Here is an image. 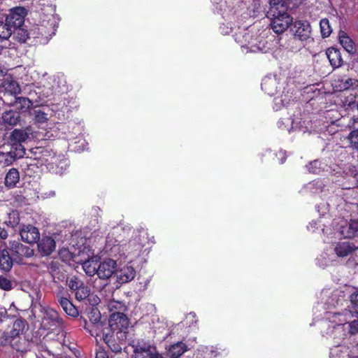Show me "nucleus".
<instances>
[{
	"label": "nucleus",
	"mask_w": 358,
	"mask_h": 358,
	"mask_svg": "<svg viewBox=\"0 0 358 358\" xmlns=\"http://www.w3.org/2000/svg\"><path fill=\"white\" fill-rule=\"evenodd\" d=\"M26 325L27 322L25 320H15L11 329L5 331L0 336V344L3 346L10 345L17 352H26V341L20 337Z\"/></svg>",
	"instance_id": "f257e3e1"
},
{
	"label": "nucleus",
	"mask_w": 358,
	"mask_h": 358,
	"mask_svg": "<svg viewBox=\"0 0 358 358\" xmlns=\"http://www.w3.org/2000/svg\"><path fill=\"white\" fill-rule=\"evenodd\" d=\"M280 9L278 10L274 8L268 12V17L271 19V26L276 34H282L292 24L293 19L287 13V8L281 7Z\"/></svg>",
	"instance_id": "f03ea898"
},
{
	"label": "nucleus",
	"mask_w": 358,
	"mask_h": 358,
	"mask_svg": "<svg viewBox=\"0 0 358 358\" xmlns=\"http://www.w3.org/2000/svg\"><path fill=\"white\" fill-rule=\"evenodd\" d=\"M129 324V319L124 313H112L108 320L107 331L115 333L117 338L124 337L127 333Z\"/></svg>",
	"instance_id": "7ed1b4c3"
},
{
	"label": "nucleus",
	"mask_w": 358,
	"mask_h": 358,
	"mask_svg": "<svg viewBox=\"0 0 358 358\" xmlns=\"http://www.w3.org/2000/svg\"><path fill=\"white\" fill-rule=\"evenodd\" d=\"M31 134L32 129L30 126L24 129H15L8 138L10 147L17 150L20 149L22 153L25 154V148L22 143L30 138Z\"/></svg>",
	"instance_id": "20e7f679"
},
{
	"label": "nucleus",
	"mask_w": 358,
	"mask_h": 358,
	"mask_svg": "<svg viewBox=\"0 0 358 358\" xmlns=\"http://www.w3.org/2000/svg\"><path fill=\"white\" fill-rule=\"evenodd\" d=\"M9 250L14 260L18 264H21L24 259L30 258L34 255V250L30 246L25 245L19 241H13L10 243Z\"/></svg>",
	"instance_id": "39448f33"
},
{
	"label": "nucleus",
	"mask_w": 358,
	"mask_h": 358,
	"mask_svg": "<svg viewBox=\"0 0 358 358\" xmlns=\"http://www.w3.org/2000/svg\"><path fill=\"white\" fill-rule=\"evenodd\" d=\"M290 30L295 40L306 41L311 38V26L307 20L294 21L292 24Z\"/></svg>",
	"instance_id": "423d86ee"
},
{
	"label": "nucleus",
	"mask_w": 358,
	"mask_h": 358,
	"mask_svg": "<svg viewBox=\"0 0 358 358\" xmlns=\"http://www.w3.org/2000/svg\"><path fill=\"white\" fill-rule=\"evenodd\" d=\"M63 325V320L58 312L50 308L45 310L41 322V326L44 329L54 331L57 328H62Z\"/></svg>",
	"instance_id": "0eeeda50"
},
{
	"label": "nucleus",
	"mask_w": 358,
	"mask_h": 358,
	"mask_svg": "<svg viewBox=\"0 0 358 358\" xmlns=\"http://www.w3.org/2000/svg\"><path fill=\"white\" fill-rule=\"evenodd\" d=\"M27 15V10L24 7L16 6L9 10L5 20L16 30V28L21 27L24 24Z\"/></svg>",
	"instance_id": "6e6552de"
},
{
	"label": "nucleus",
	"mask_w": 358,
	"mask_h": 358,
	"mask_svg": "<svg viewBox=\"0 0 358 358\" xmlns=\"http://www.w3.org/2000/svg\"><path fill=\"white\" fill-rule=\"evenodd\" d=\"M134 358H165L157 348L150 344H138L134 350Z\"/></svg>",
	"instance_id": "1a4fd4ad"
},
{
	"label": "nucleus",
	"mask_w": 358,
	"mask_h": 358,
	"mask_svg": "<svg viewBox=\"0 0 358 358\" xmlns=\"http://www.w3.org/2000/svg\"><path fill=\"white\" fill-rule=\"evenodd\" d=\"M21 239L29 244L38 243L40 238L38 229L32 224H22L19 230Z\"/></svg>",
	"instance_id": "9d476101"
},
{
	"label": "nucleus",
	"mask_w": 358,
	"mask_h": 358,
	"mask_svg": "<svg viewBox=\"0 0 358 358\" xmlns=\"http://www.w3.org/2000/svg\"><path fill=\"white\" fill-rule=\"evenodd\" d=\"M127 335L124 337L117 338L115 333L113 332H104L103 341L107 345L108 348L115 353L120 352L122 351V346L124 343Z\"/></svg>",
	"instance_id": "9b49d317"
},
{
	"label": "nucleus",
	"mask_w": 358,
	"mask_h": 358,
	"mask_svg": "<svg viewBox=\"0 0 358 358\" xmlns=\"http://www.w3.org/2000/svg\"><path fill=\"white\" fill-rule=\"evenodd\" d=\"M117 263L112 259H107L101 262L97 268V275L100 279L108 280L115 272Z\"/></svg>",
	"instance_id": "f8f14e48"
},
{
	"label": "nucleus",
	"mask_w": 358,
	"mask_h": 358,
	"mask_svg": "<svg viewBox=\"0 0 358 358\" xmlns=\"http://www.w3.org/2000/svg\"><path fill=\"white\" fill-rule=\"evenodd\" d=\"M36 243L42 256H48L55 250L56 243L51 236H43Z\"/></svg>",
	"instance_id": "ddd939ff"
},
{
	"label": "nucleus",
	"mask_w": 358,
	"mask_h": 358,
	"mask_svg": "<svg viewBox=\"0 0 358 358\" xmlns=\"http://www.w3.org/2000/svg\"><path fill=\"white\" fill-rule=\"evenodd\" d=\"M100 320L101 315L99 313L87 329L92 336L101 337L103 340V333L110 331H107L108 326H106V324L101 322Z\"/></svg>",
	"instance_id": "4468645a"
},
{
	"label": "nucleus",
	"mask_w": 358,
	"mask_h": 358,
	"mask_svg": "<svg viewBox=\"0 0 358 358\" xmlns=\"http://www.w3.org/2000/svg\"><path fill=\"white\" fill-rule=\"evenodd\" d=\"M24 155V154L22 153L20 149L17 150L10 147V150L8 152H0V163L3 166H10L17 159L23 157Z\"/></svg>",
	"instance_id": "2eb2a0df"
},
{
	"label": "nucleus",
	"mask_w": 358,
	"mask_h": 358,
	"mask_svg": "<svg viewBox=\"0 0 358 358\" xmlns=\"http://www.w3.org/2000/svg\"><path fill=\"white\" fill-rule=\"evenodd\" d=\"M117 282L124 284L131 281L135 275L136 271L131 266H124L116 272Z\"/></svg>",
	"instance_id": "dca6fc26"
},
{
	"label": "nucleus",
	"mask_w": 358,
	"mask_h": 358,
	"mask_svg": "<svg viewBox=\"0 0 358 358\" xmlns=\"http://www.w3.org/2000/svg\"><path fill=\"white\" fill-rule=\"evenodd\" d=\"M10 106L15 108V110L20 113H26L29 111L33 106V102L27 97L15 96L14 101L10 103Z\"/></svg>",
	"instance_id": "f3484780"
},
{
	"label": "nucleus",
	"mask_w": 358,
	"mask_h": 358,
	"mask_svg": "<svg viewBox=\"0 0 358 358\" xmlns=\"http://www.w3.org/2000/svg\"><path fill=\"white\" fill-rule=\"evenodd\" d=\"M3 124L8 127H15L21 122V117L19 112L13 110H6L3 113L1 116Z\"/></svg>",
	"instance_id": "a211bd4d"
},
{
	"label": "nucleus",
	"mask_w": 358,
	"mask_h": 358,
	"mask_svg": "<svg viewBox=\"0 0 358 358\" xmlns=\"http://www.w3.org/2000/svg\"><path fill=\"white\" fill-rule=\"evenodd\" d=\"M14 257H11L6 248L0 249V269L3 272H9L13 266Z\"/></svg>",
	"instance_id": "6ab92c4d"
},
{
	"label": "nucleus",
	"mask_w": 358,
	"mask_h": 358,
	"mask_svg": "<svg viewBox=\"0 0 358 358\" xmlns=\"http://www.w3.org/2000/svg\"><path fill=\"white\" fill-rule=\"evenodd\" d=\"M0 87L4 90L5 92L13 95L14 97L21 92V88L18 83L12 78L3 79Z\"/></svg>",
	"instance_id": "aec40b11"
},
{
	"label": "nucleus",
	"mask_w": 358,
	"mask_h": 358,
	"mask_svg": "<svg viewBox=\"0 0 358 358\" xmlns=\"http://www.w3.org/2000/svg\"><path fill=\"white\" fill-rule=\"evenodd\" d=\"M57 297L58 303L68 315L73 317H76L78 316L79 313L77 308L69 299L64 296H59L58 295Z\"/></svg>",
	"instance_id": "412c9836"
},
{
	"label": "nucleus",
	"mask_w": 358,
	"mask_h": 358,
	"mask_svg": "<svg viewBox=\"0 0 358 358\" xmlns=\"http://www.w3.org/2000/svg\"><path fill=\"white\" fill-rule=\"evenodd\" d=\"M20 181V173L17 169L11 168L6 174L4 185L8 189L14 188Z\"/></svg>",
	"instance_id": "4be33fe9"
},
{
	"label": "nucleus",
	"mask_w": 358,
	"mask_h": 358,
	"mask_svg": "<svg viewBox=\"0 0 358 358\" xmlns=\"http://www.w3.org/2000/svg\"><path fill=\"white\" fill-rule=\"evenodd\" d=\"M338 38L340 44L348 52L353 54L356 52V47L354 41L344 31H339Z\"/></svg>",
	"instance_id": "5701e85b"
},
{
	"label": "nucleus",
	"mask_w": 358,
	"mask_h": 358,
	"mask_svg": "<svg viewBox=\"0 0 358 358\" xmlns=\"http://www.w3.org/2000/svg\"><path fill=\"white\" fill-rule=\"evenodd\" d=\"M326 54L333 68H338L342 65L343 59L339 50L331 47L327 49Z\"/></svg>",
	"instance_id": "b1692460"
},
{
	"label": "nucleus",
	"mask_w": 358,
	"mask_h": 358,
	"mask_svg": "<svg viewBox=\"0 0 358 358\" xmlns=\"http://www.w3.org/2000/svg\"><path fill=\"white\" fill-rule=\"evenodd\" d=\"M356 250L354 244L350 242L338 243L335 248V252L338 257H344Z\"/></svg>",
	"instance_id": "393cba45"
},
{
	"label": "nucleus",
	"mask_w": 358,
	"mask_h": 358,
	"mask_svg": "<svg viewBox=\"0 0 358 358\" xmlns=\"http://www.w3.org/2000/svg\"><path fill=\"white\" fill-rule=\"evenodd\" d=\"M187 349V345L179 341L171 345L168 350L170 358H179Z\"/></svg>",
	"instance_id": "a878e982"
},
{
	"label": "nucleus",
	"mask_w": 358,
	"mask_h": 358,
	"mask_svg": "<svg viewBox=\"0 0 358 358\" xmlns=\"http://www.w3.org/2000/svg\"><path fill=\"white\" fill-rule=\"evenodd\" d=\"M15 29L8 22L0 20V39L1 41H8Z\"/></svg>",
	"instance_id": "bb28decb"
},
{
	"label": "nucleus",
	"mask_w": 358,
	"mask_h": 358,
	"mask_svg": "<svg viewBox=\"0 0 358 358\" xmlns=\"http://www.w3.org/2000/svg\"><path fill=\"white\" fill-rule=\"evenodd\" d=\"M97 262L93 260H87L83 263V268L85 273L89 276H93L98 273Z\"/></svg>",
	"instance_id": "cd10ccee"
},
{
	"label": "nucleus",
	"mask_w": 358,
	"mask_h": 358,
	"mask_svg": "<svg viewBox=\"0 0 358 358\" xmlns=\"http://www.w3.org/2000/svg\"><path fill=\"white\" fill-rule=\"evenodd\" d=\"M320 28L321 36L323 38L329 37L332 32V28L330 25L329 20L327 18H322L320 20Z\"/></svg>",
	"instance_id": "c85d7f7f"
},
{
	"label": "nucleus",
	"mask_w": 358,
	"mask_h": 358,
	"mask_svg": "<svg viewBox=\"0 0 358 358\" xmlns=\"http://www.w3.org/2000/svg\"><path fill=\"white\" fill-rule=\"evenodd\" d=\"M20 222V213L17 210H12L8 216V220L6 221V224L12 228L16 227L19 225Z\"/></svg>",
	"instance_id": "c756f323"
},
{
	"label": "nucleus",
	"mask_w": 358,
	"mask_h": 358,
	"mask_svg": "<svg viewBox=\"0 0 358 358\" xmlns=\"http://www.w3.org/2000/svg\"><path fill=\"white\" fill-rule=\"evenodd\" d=\"M84 283L77 275H73L66 280V284L72 292H76Z\"/></svg>",
	"instance_id": "7c9ffc66"
},
{
	"label": "nucleus",
	"mask_w": 358,
	"mask_h": 358,
	"mask_svg": "<svg viewBox=\"0 0 358 358\" xmlns=\"http://www.w3.org/2000/svg\"><path fill=\"white\" fill-rule=\"evenodd\" d=\"M90 294V289L85 283L82 285L76 292L75 296L78 301L86 299Z\"/></svg>",
	"instance_id": "2f4dec72"
},
{
	"label": "nucleus",
	"mask_w": 358,
	"mask_h": 358,
	"mask_svg": "<svg viewBox=\"0 0 358 358\" xmlns=\"http://www.w3.org/2000/svg\"><path fill=\"white\" fill-rule=\"evenodd\" d=\"M13 34L14 39L20 43H25L29 38L27 31L21 27L16 28Z\"/></svg>",
	"instance_id": "473e14b6"
},
{
	"label": "nucleus",
	"mask_w": 358,
	"mask_h": 358,
	"mask_svg": "<svg viewBox=\"0 0 358 358\" xmlns=\"http://www.w3.org/2000/svg\"><path fill=\"white\" fill-rule=\"evenodd\" d=\"M31 115L34 117V120L36 123L43 124L48 121V114L40 108L34 109Z\"/></svg>",
	"instance_id": "72a5a7b5"
},
{
	"label": "nucleus",
	"mask_w": 358,
	"mask_h": 358,
	"mask_svg": "<svg viewBox=\"0 0 358 358\" xmlns=\"http://www.w3.org/2000/svg\"><path fill=\"white\" fill-rule=\"evenodd\" d=\"M126 308H127L124 303L121 301L113 300L108 303V309L110 312L113 313H124Z\"/></svg>",
	"instance_id": "f704fd0d"
},
{
	"label": "nucleus",
	"mask_w": 358,
	"mask_h": 358,
	"mask_svg": "<svg viewBox=\"0 0 358 358\" xmlns=\"http://www.w3.org/2000/svg\"><path fill=\"white\" fill-rule=\"evenodd\" d=\"M347 138L350 142V147L358 151V129L351 131Z\"/></svg>",
	"instance_id": "c9c22d12"
},
{
	"label": "nucleus",
	"mask_w": 358,
	"mask_h": 358,
	"mask_svg": "<svg viewBox=\"0 0 358 358\" xmlns=\"http://www.w3.org/2000/svg\"><path fill=\"white\" fill-rule=\"evenodd\" d=\"M350 301L352 308L350 312L354 316L358 317V289L351 294Z\"/></svg>",
	"instance_id": "e433bc0d"
},
{
	"label": "nucleus",
	"mask_w": 358,
	"mask_h": 358,
	"mask_svg": "<svg viewBox=\"0 0 358 358\" xmlns=\"http://www.w3.org/2000/svg\"><path fill=\"white\" fill-rule=\"evenodd\" d=\"M348 228L350 231L348 232L346 237L352 238L356 233L358 232V218L355 220H350L348 225Z\"/></svg>",
	"instance_id": "4c0bfd02"
},
{
	"label": "nucleus",
	"mask_w": 358,
	"mask_h": 358,
	"mask_svg": "<svg viewBox=\"0 0 358 358\" xmlns=\"http://www.w3.org/2000/svg\"><path fill=\"white\" fill-rule=\"evenodd\" d=\"M0 289L9 291L13 289V283L12 282L8 279L6 277L3 275H0Z\"/></svg>",
	"instance_id": "58836bf2"
},
{
	"label": "nucleus",
	"mask_w": 358,
	"mask_h": 358,
	"mask_svg": "<svg viewBox=\"0 0 358 358\" xmlns=\"http://www.w3.org/2000/svg\"><path fill=\"white\" fill-rule=\"evenodd\" d=\"M271 8L270 9H275L278 10H280V8L285 7L287 9L288 8L287 3L286 0H271Z\"/></svg>",
	"instance_id": "ea45409f"
},
{
	"label": "nucleus",
	"mask_w": 358,
	"mask_h": 358,
	"mask_svg": "<svg viewBox=\"0 0 358 358\" xmlns=\"http://www.w3.org/2000/svg\"><path fill=\"white\" fill-rule=\"evenodd\" d=\"M342 102L344 106H347L348 108H350L352 109L355 108L356 106V104L357 103L355 101V96H353L352 94H350V96L345 97V99L342 100Z\"/></svg>",
	"instance_id": "a19ab883"
},
{
	"label": "nucleus",
	"mask_w": 358,
	"mask_h": 358,
	"mask_svg": "<svg viewBox=\"0 0 358 358\" xmlns=\"http://www.w3.org/2000/svg\"><path fill=\"white\" fill-rule=\"evenodd\" d=\"M50 26H51V31H44V28H46V26L44 25V24H41V27L39 28V30L41 31V33L44 32L45 34H48L49 36H52L53 34H55V31L57 30V25H56L55 23L54 22H51L50 23Z\"/></svg>",
	"instance_id": "79ce46f5"
},
{
	"label": "nucleus",
	"mask_w": 358,
	"mask_h": 358,
	"mask_svg": "<svg viewBox=\"0 0 358 358\" xmlns=\"http://www.w3.org/2000/svg\"><path fill=\"white\" fill-rule=\"evenodd\" d=\"M350 333L351 334H358V321L354 320L350 324Z\"/></svg>",
	"instance_id": "37998d69"
},
{
	"label": "nucleus",
	"mask_w": 358,
	"mask_h": 358,
	"mask_svg": "<svg viewBox=\"0 0 358 358\" xmlns=\"http://www.w3.org/2000/svg\"><path fill=\"white\" fill-rule=\"evenodd\" d=\"M95 358H109L107 352L103 349L96 350Z\"/></svg>",
	"instance_id": "c03bdc74"
},
{
	"label": "nucleus",
	"mask_w": 358,
	"mask_h": 358,
	"mask_svg": "<svg viewBox=\"0 0 358 358\" xmlns=\"http://www.w3.org/2000/svg\"><path fill=\"white\" fill-rule=\"evenodd\" d=\"M7 310L4 308H0V322H2L5 318H7Z\"/></svg>",
	"instance_id": "a18cd8bd"
},
{
	"label": "nucleus",
	"mask_w": 358,
	"mask_h": 358,
	"mask_svg": "<svg viewBox=\"0 0 358 358\" xmlns=\"http://www.w3.org/2000/svg\"><path fill=\"white\" fill-rule=\"evenodd\" d=\"M8 234L7 230L0 227V238L5 240L8 238Z\"/></svg>",
	"instance_id": "49530a36"
},
{
	"label": "nucleus",
	"mask_w": 358,
	"mask_h": 358,
	"mask_svg": "<svg viewBox=\"0 0 358 358\" xmlns=\"http://www.w3.org/2000/svg\"><path fill=\"white\" fill-rule=\"evenodd\" d=\"M353 85V80L351 78H348L346 80V81L344 83V89L347 90L352 87Z\"/></svg>",
	"instance_id": "de8ad7c7"
},
{
	"label": "nucleus",
	"mask_w": 358,
	"mask_h": 358,
	"mask_svg": "<svg viewBox=\"0 0 358 358\" xmlns=\"http://www.w3.org/2000/svg\"><path fill=\"white\" fill-rule=\"evenodd\" d=\"M318 163H319V162H318V161H314V162H311V163L310 164V166H309V168H308V169H309V170H310V171H312V172H313V173H317V171H316L315 170H311V169L313 168V166H316V165H317Z\"/></svg>",
	"instance_id": "09e8293b"
},
{
	"label": "nucleus",
	"mask_w": 358,
	"mask_h": 358,
	"mask_svg": "<svg viewBox=\"0 0 358 358\" xmlns=\"http://www.w3.org/2000/svg\"><path fill=\"white\" fill-rule=\"evenodd\" d=\"M57 266L55 264H52L51 265V267H50V273L51 274L54 276L55 275V273H56V270H57Z\"/></svg>",
	"instance_id": "8fccbe9b"
},
{
	"label": "nucleus",
	"mask_w": 358,
	"mask_h": 358,
	"mask_svg": "<svg viewBox=\"0 0 358 358\" xmlns=\"http://www.w3.org/2000/svg\"><path fill=\"white\" fill-rule=\"evenodd\" d=\"M6 74V71L0 66V76H3Z\"/></svg>",
	"instance_id": "3c124183"
},
{
	"label": "nucleus",
	"mask_w": 358,
	"mask_h": 358,
	"mask_svg": "<svg viewBox=\"0 0 358 358\" xmlns=\"http://www.w3.org/2000/svg\"><path fill=\"white\" fill-rule=\"evenodd\" d=\"M358 121V117L357 118H353V122H352V125H354V124Z\"/></svg>",
	"instance_id": "603ef678"
},
{
	"label": "nucleus",
	"mask_w": 358,
	"mask_h": 358,
	"mask_svg": "<svg viewBox=\"0 0 358 358\" xmlns=\"http://www.w3.org/2000/svg\"><path fill=\"white\" fill-rule=\"evenodd\" d=\"M4 48H5L4 46H3V45H0V54H1L2 50H3V49Z\"/></svg>",
	"instance_id": "864d4df0"
},
{
	"label": "nucleus",
	"mask_w": 358,
	"mask_h": 358,
	"mask_svg": "<svg viewBox=\"0 0 358 358\" xmlns=\"http://www.w3.org/2000/svg\"><path fill=\"white\" fill-rule=\"evenodd\" d=\"M355 178H356L357 184L358 186V173L355 175Z\"/></svg>",
	"instance_id": "5fc2aeb1"
},
{
	"label": "nucleus",
	"mask_w": 358,
	"mask_h": 358,
	"mask_svg": "<svg viewBox=\"0 0 358 358\" xmlns=\"http://www.w3.org/2000/svg\"><path fill=\"white\" fill-rule=\"evenodd\" d=\"M357 71H358V61H357Z\"/></svg>",
	"instance_id": "6e6d98bb"
},
{
	"label": "nucleus",
	"mask_w": 358,
	"mask_h": 358,
	"mask_svg": "<svg viewBox=\"0 0 358 358\" xmlns=\"http://www.w3.org/2000/svg\"><path fill=\"white\" fill-rule=\"evenodd\" d=\"M357 209H358V203H357Z\"/></svg>",
	"instance_id": "4d7b16f0"
}]
</instances>
